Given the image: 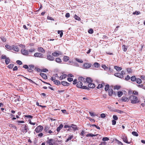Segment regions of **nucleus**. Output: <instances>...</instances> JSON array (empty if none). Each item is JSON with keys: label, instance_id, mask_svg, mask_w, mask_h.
<instances>
[{"label": "nucleus", "instance_id": "1", "mask_svg": "<svg viewBox=\"0 0 145 145\" xmlns=\"http://www.w3.org/2000/svg\"><path fill=\"white\" fill-rule=\"evenodd\" d=\"M35 51V48H33L29 50L22 49L21 50V53L24 55L31 56H32V53Z\"/></svg>", "mask_w": 145, "mask_h": 145}, {"label": "nucleus", "instance_id": "2", "mask_svg": "<svg viewBox=\"0 0 145 145\" xmlns=\"http://www.w3.org/2000/svg\"><path fill=\"white\" fill-rule=\"evenodd\" d=\"M129 100L131 101V103L133 104L138 103L139 100L138 99L137 97L134 95H131L129 97Z\"/></svg>", "mask_w": 145, "mask_h": 145}, {"label": "nucleus", "instance_id": "3", "mask_svg": "<svg viewBox=\"0 0 145 145\" xmlns=\"http://www.w3.org/2000/svg\"><path fill=\"white\" fill-rule=\"evenodd\" d=\"M34 56L40 58H43L44 57V55L40 52H36L34 55Z\"/></svg>", "mask_w": 145, "mask_h": 145}, {"label": "nucleus", "instance_id": "4", "mask_svg": "<svg viewBox=\"0 0 145 145\" xmlns=\"http://www.w3.org/2000/svg\"><path fill=\"white\" fill-rule=\"evenodd\" d=\"M43 127L41 125L38 126L35 129V131L37 133L41 132L43 129Z\"/></svg>", "mask_w": 145, "mask_h": 145}, {"label": "nucleus", "instance_id": "5", "mask_svg": "<svg viewBox=\"0 0 145 145\" xmlns=\"http://www.w3.org/2000/svg\"><path fill=\"white\" fill-rule=\"evenodd\" d=\"M46 59L50 61H53L55 58L52 55L47 54L46 55Z\"/></svg>", "mask_w": 145, "mask_h": 145}, {"label": "nucleus", "instance_id": "6", "mask_svg": "<svg viewBox=\"0 0 145 145\" xmlns=\"http://www.w3.org/2000/svg\"><path fill=\"white\" fill-rule=\"evenodd\" d=\"M47 139H48L46 141L48 144L49 145H54L55 143L54 140L51 138L49 139V138H47Z\"/></svg>", "mask_w": 145, "mask_h": 145}, {"label": "nucleus", "instance_id": "7", "mask_svg": "<svg viewBox=\"0 0 145 145\" xmlns=\"http://www.w3.org/2000/svg\"><path fill=\"white\" fill-rule=\"evenodd\" d=\"M91 66V64L90 63H85L83 64L82 66V68L84 69H87L90 67Z\"/></svg>", "mask_w": 145, "mask_h": 145}, {"label": "nucleus", "instance_id": "8", "mask_svg": "<svg viewBox=\"0 0 145 145\" xmlns=\"http://www.w3.org/2000/svg\"><path fill=\"white\" fill-rule=\"evenodd\" d=\"M122 139L124 142L127 144L130 143V142H129L128 141L127 137V136H123Z\"/></svg>", "mask_w": 145, "mask_h": 145}, {"label": "nucleus", "instance_id": "9", "mask_svg": "<svg viewBox=\"0 0 145 145\" xmlns=\"http://www.w3.org/2000/svg\"><path fill=\"white\" fill-rule=\"evenodd\" d=\"M71 127L72 129V130L74 131H75L76 130H78V127L76 125L72 124L71 125Z\"/></svg>", "mask_w": 145, "mask_h": 145}, {"label": "nucleus", "instance_id": "10", "mask_svg": "<svg viewBox=\"0 0 145 145\" xmlns=\"http://www.w3.org/2000/svg\"><path fill=\"white\" fill-rule=\"evenodd\" d=\"M114 75L120 78H122L123 77V75L122 74H120V73H115L114 74Z\"/></svg>", "mask_w": 145, "mask_h": 145}, {"label": "nucleus", "instance_id": "11", "mask_svg": "<svg viewBox=\"0 0 145 145\" xmlns=\"http://www.w3.org/2000/svg\"><path fill=\"white\" fill-rule=\"evenodd\" d=\"M37 50L39 52L44 53L45 52V50L42 47H38L37 48Z\"/></svg>", "mask_w": 145, "mask_h": 145}, {"label": "nucleus", "instance_id": "12", "mask_svg": "<svg viewBox=\"0 0 145 145\" xmlns=\"http://www.w3.org/2000/svg\"><path fill=\"white\" fill-rule=\"evenodd\" d=\"M129 94H132V95H137L138 94V92L136 91H133L132 92V91H129Z\"/></svg>", "mask_w": 145, "mask_h": 145}, {"label": "nucleus", "instance_id": "13", "mask_svg": "<svg viewBox=\"0 0 145 145\" xmlns=\"http://www.w3.org/2000/svg\"><path fill=\"white\" fill-rule=\"evenodd\" d=\"M12 50H13L14 51L16 52H18L19 50L18 47L16 46H13L12 47Z\"/></svg>", "mask_w": 145, "mask_h": 145}, {"label": "nucleus", "instance_id": "14", "mask_svg": "<svg viewBox=\"0 0 145 145\" xmlns=\"http://www.w3.org/2000/svg\"><path fill=\"white\" fill-rule=\"evenodd\" d=\"M78 79L79 81H80L81 82H85L86 81V79L82 77H79Z\"/></svg>", "mask_w": 145, "mask_h": 145}, {"label": "nucleus", "instance_id": "15", "mask_svg": "<svg viewBox=\"0 0 145 145\" xmlns=\"http://www.w3.org/2000/svg\"><path fill=\"white\" fill-rule=\"evenodd\" d=\"M61 84L64 86H68L70 85V84L69 83L64 81L61 82Z\"/></svg>", "mask_w": 145, "mask_h": 145}, {"label": "nucleus", "instance_id": "16", "mask_svg": "<svg viewBox=\"0 0 145 145\" xmlns=\"http://www.w3.org/2000/svg\"><path fill=\"white\" fill-rule=\"evenodd\" d=\"M121 99L124 102H128L129 100V98H128L127 97L124 96L121 97Z\"/></svg>", "mask_w": 145, "mask_h": 145}, {"label": "nucleus", "instance_id": "17", "mask_svg": "<svg viewBox=\"0 0 145 145\" xmlns=\"http://www.w3.org/2000/svg\"><path fill=\"white\" fill-rule=\"evenodd\" d=\"M61 55V54H60L59 52H53L52 54V55L54 57H57L59 55Z\"/></svg>", "mask_w": 145, "mask_h": 145}, {"label": "nucleus", "instance_id": "18", "mask_svg": "<svg viewBox=\"0 0 145 145\" xmlns=\"http://www.w3.org/2000/svg\"><path fill=\"white\" fill-rule=\"evenodd\" d=\"M82 86V82L80 81L78 82L77 83L76 86L79 88H81Z\"/></svg>", "mask_w": 145, "mask_h": 145}, {"label": "nucleus", "instance_id": "19", "mask_svg": "<svg viewBox=\"0 0 145 145\" xmlns=\"http://www.w3.org/2000/svg\"><path fill=\"white\" fill-rule=\"evenodd\" d=\"M40 76L44 79H46L47 78V76L46 74L44 73H40Z\"/></svg>", "mask_w": 145, "mask_h": 145}, {"label": "nucleus", "instance_id": "20", "mask_svg": "<svg viewBox=\"0 0 145 145\" xmlns=\"http://www.w3.org/2000/svg\"><path fill=\"white\" fill-rule=\"evenodd\" d=\"M88 86L89 88H94L95 87V85L93 83H89L88 85Z\"/></svg>", "mask_w": 145, "mask_h": 145}, {"label": "nucleus", "instance_id": "21", "mask_svg": "<svg viewBox=\"0 0 145 145\" xmlns=\"http://www.w3.org/2000/svg\"><path fill=\"white\" fill-rule=\"evenodd\" d=\"M73 137V135H69V137L67 139V140L65 141L66 142H67L71 140L72 138Z\"/></svg>", "mask_w": 145, "mask_h": 145}, {"label": "nucleus", "instance_id": "22", "mask_svg": "<svg viewBox=\"0 0 145 145\" xmlns=\"http://www.w3.org/2000/svg\"><path fill=\"white\" fill-rule=\"evenodd\" d=\"M63 127V125L62 124H60L59 125V127H58L57 128V131L58 132H59L61 130V129Z\"/></svg>", "mask_w": 145, "mask_h": 145}, {"label": "nucleus", "instance_id": "23", "mask_svg": "<svg viewBox=\"0 0 145 145\" xmlns=\"http://www.w3.org/2000/svg\"><path fill=\"white\" fill-rule=\"evenodd\" d=\"M22 130V131L24 133L25 132V133H26L27 132V130H28V128L26 126V125H25L24 129H23Z\"/></svg>", "mask_w": 145, "mask_h": 145}, {"label": "nucleus", "instance_id": "24", "mask_svg": "<svg viewBox=\"0 0 145 145\" xmlns=\"http://www.w3.org/2000/svg\"><path fill=\"white\" fill-rule=\"evenodd\" d=\"M67 77V75L66 74H64L60 76L59 77L60 80H62L63 79Z\"/></svg>", "mask_w": 145, "mask_h": 145}, {"label": "nucleus", "instance_id": "25", "mask_svg": "<svg viewBox=\"0 0 145 145\" xmlns=\"http://www.w3.org/2000/svg\"><path fill=\"white\" fill-rule=\"evenodd\" d=\"M114 68L117 71H121L122 69V68L121 67H119L117 66H115L114 67Z\"/></svg>", "mask_w": 145, "mask_h": 145}, {"label": "nucleus", "instance_id": "26", "mask_svg": "<svg viewBox=\"0 0 145 145\" xmlns=\"http://www.w3.org/2000/svg\"><path fill=\"white\" fill-rule=\"evenodd\" d=\"M63 61H67L69 59V57L67 56H64L63 57Z\"/></svg>", "mask_w": 145, "mask_h": 145}, {"label": "nucleus", "instance_id": "27", "mask_svg": "<svg viewBox=\"0 0 145 145\" xmlns=\"http://www.w3.org/2000/svg\"><path fill=\"white\" fill-rule=\"evenodd\" d=\"M10 61V60L9 57H7V59H5V63L7 65H8Z\"/></svg>", "mask_w": 145, "mask_h": 145}, {"label": "nucleus", "instance_id": "28", "mask_svg": "<svg viewBox=\"0 0 145 145\" xmlns=\"http://www.w3.org/2000/svg\"><path fill=\"white\" fill-rule=\"evenodd\" d=\"M135 81L138 84H140L142 82L141 80L139 78H136Z\"/></svg>", "mask_w": 145, "mask_h": 145}, {"label": "nucleus", "instance_id": "29", "mask_svg": "<svg viewBox=\"0 0 145 145\" xmlns=\"http://www.w3.org/2000/svg\"><path fill=\"white\" fill-rule=\"evenodd\" d=\"M108 95H109L111 96L112 95L113 93V90L112 89H109L108 90Z\"/></svg>", "mask_w": 145, "mask_h": 145}, {"label": "nucleus", "instance_id": "30", "mask_svg": "<svg viewBox=\"0 0 145 145\" xmlns=\"http://www.w3.org/2000/svg\"><path fill=\"white\" fill-rule=\"evenodd\" d=\"M98 135L97 134L96 135H95L92 133H89L87 135H86V137H93L95 136H96L97 135Z\"/></svg>", "mask_w": 145, "mask_h": 145}, {"label": "nucleus", "instance_id": "31", "mask_svg": "<svg viewBox=\"0 0 145 145\" xmlns=\"http://www.w3.org/2000/svg\"><path fill=\"white\" fill-rule=\"evenodd\" d=\"M56 61L57 63H60L62 62V60L59 58H57L56 59Z\"/></svg>", "mask_w": 145, "mask_h": 145}, {"label": "nucleus", "instance_id": "32", "mask_svg": "<svg viewBox=\"0 0 145 145\" xmlns=\"http://www.w3.org/2000/svg\"><path fill=\"white\" fill-rule=\"evenodd\" d=\"M86 81L88 83H91L92 81L90 78L88 77L86 79Z\"/></svg>", "mask_w": 145, "mask_h": 145}, {"label": "nucleus", "instance_id": "33", "mask_svg": "<svg viewBox=\"0 0 145 145\" xmlns=\"http://www.w3.org/2000/svg\"><path fill=\"white\" fill-rule=\"evenodd\" d=\"M5 47L10 50H12V47H11L10 46L6 44L5 45Z\"/></svg>", "mask_w": 145, "mask_h": 145}, {"label": "nucleus", "instance_id": "34", "mask_svg": "<svg viewBox=\"0 0 145 145\" xmlns=\"http://www.w3.org/2000/svg\"><path fill=\"white\" fill-rule=\"evenodd\" d=\"M54 84L57 85H59L60 84V82L59 80H55L54 81Z\"/></svg>", "mask_w": 145, "mask_h": 145}, {"label": "nucleus", "instance_id": "35", "mask_svg": "<svg viewBox=\"0 0 145 145\" xmlns=\"http://www.w3.org/2000/svg\"><path fill=\"white\" fill-rule=\"evenodd\" d=\"M136 78L135 76H131V81L133 82H134L136 81Z\"/></svg>", "mask_w": 145, "mask_h": 145}, {"label": "nucleus", "instance_id": "36", "mask_svg": "<svg viewBox=\"0 0 145 145\" xmlns=\"http://www.w3.org/2000/svg\"><path fill=\"white\" fill-rule=\"evenodd\" d=\"M123 94V92L121 91H119L118 92V96L119 97H121Z\"/></svg>", "mask_w": 145, "mask_h": 145}, {"label": "nucleus", "instance_id": "37", "mask_svg": "<svg viewBox=\"0 0 145 145\" xmlns=\"http://www.w3.org/2000/svg\"><path fill=\"white\" fill-rule=\"evenodd\" d=\"M132 134L134 136L137 137L138 136V133L135 131H133L132 133Z\"/></svg>", "mask_w": 145, "mask_h": 145}, {"label": "nucleus", "instance_id": "38", "mask_svg": "<svg viewBox=\"0 0 145 145\" xmlns=\"http://www.w3.org/2000/svg\"><path fill=\"white\" fill-rule=\"evenodd\" d=\"M74 18L76 20L80 21V18L79 17L76 15H75L74 16Z\"/></svg>", "mask_w": 145, "mask_h": 145}, {"label": "nucleus", "instance_id": "39", "mask_svg": "<svg viewBox=\"0 0 145 145\" xmlns=\"http://www.w3.org/2000/svg\"><path fill=\"white\" fill-rule=\"evenodd\" d=\"M76 60L77 62L80 63H82L83 62V61L82 59H79L77 58H76L75 59Z\"/></svg>", "mask_w": 145, "mask_h": 145}, {"label": "nucleus", "instance_id": "40", "mask_svg": "<svg viewBox=\"0 0 145 145\" xmlns=\"http://www.w3.org/2000/svg\"><path fill=\"white\" fill-rule=\"evenodd\" d=\"M109 85L108 84L106 85L105 86V91H107L109 89Z\"/></svg>", "mask_w": 145, "mask_h": 145}, {"label": "nucleus", "instance_id": "41", "mask_svg": "<svg viewBox=\"0 0 145 145\" xmlns=\"http://www.w3.org/2000/svg\"><path fill=\"white\" fill-rule=\"evenodd\" d=\"M24 116L25 117L29 119H32L33 118V116L31 115H25Z\"/></svg>", "mask_w": 145, "mask_h": 145}, {"label": "nucleus", "instance_id": "42", "mask_svg": "<svg viewBox=\"0 0 145 145\" xmlns=\"http://www.w3.org/2000/svg\"><path fill=\"white\" fill-rule=\"evenodd\" d=\"M14 66V65L13 64H10L8 66V67L9 69H12Z\"/></svg>", "mask_w": 145, "mask_h": 145}, {"label": "nucleus", "instance_id": "43", "mask_svg": "<svg viewBox=\"0 0 145 145\" xmlns=\"http://www.w3.org/2000/svg\"><path fill=\"white\" fill-rule=\"evenodd\" d=\"M9 126L10 127H13L14 129H16V126L12 124L9 125Z\"/></svg>", "mask_w": 145, "mask_h": 145}, {"label": "nucleus", "instance_id": "44", "mask_svg": "<svg viewBox=\"0 0 145 145\" xmlns=\"http://www.w3.org/2000/svg\"><path fill=\"white\" fill-rule=\"evenodd\" d=\"M88 32L89 34H92L93 33V31L92 29H90L88 30Z\"/></svg>", "mask_w": 145, "mask_h": 145}, {"label": "nucleus", "instance_id": "45", "mask_svg": "<svg viewBox=\"0 0 145 145\" xmlns=\"http://www.w3.org/2000/svg\"><path fill=\"white\" fill-rule=\"evenodd\" d=\"M16 63L19 65H20L22 64V62L20 60H17L16 61Z\"/></svg>", "mask_w": 145, "mask_h": 145}, {"label": "nucleus", "instance_id": "46", "mask_svg": "<svg viewBox=\"0 0 145 145\" xmlns=\"http://www.w3.org/2000/svg\"><path fill=\"white\" fill-rule=\"evenodd\" d=\"M140 13V12L139 11H135V12H134L133 13V14H136L137 15H138Z\"/></svg>", "mask_w": 145, "mask_h": 145}, {"label": "nucleus", "instance_id": "47", "mask_svg": "<svg viewBox=\"0 0 145 145\" xmlns=\"http://www.w3.org/2000/svg\"><path fill=\"white\" fill-rule=\"evenodd\" d=\"M99 64L97 63H95L94 64V66L96 67H98L99 66Z\"/></svg>", "mask_w": 145, "mask_h": 145}, {"label": "nucleus", "instance_id": "48", "mask_svg": "<svg viewBox=\"0 0 145 145\" xmlns=\"http://www.w3.org/2000/svg\"><path fill=\"white\" fill-rule=\"evenodd\" d=\"M122 48L124 52H126L127 50V49L125 45L122 46Z\"/></svg>", "mask_w": 145, "mask_h": 145}, {"label": "nucleus", "instance_id": "49", "mask_svg": "<svg viewBox=\"0 0 145 145\" xmlns=\"http://www.w3.org/2000/svg\"><path fill=\"white\" fill-rule=\"evenodd\" d=\"M131 78L130 77L127 75L125 78V80H128Z\"/></svg>", "mask_w": 145, "mask_h": 145}, {"label": "nucleus", "instance_id": "50", "mask_svg": "<svg viewBox=\"0 0 145 145\" xmlns=\"http://www.w3.org/2000/svg\"><path fill=\"white\" fill-rule=\"evenodd\" d=\"M27 80H28L30 82H31V83H35L31 80L30 79H29L27 78H26V77H24Z\"/></svg>", "mask_w": 145, "mask_h": 145}, {"label": "nucleus", "instance_id": "51", "mask_svg": "<svg viewBox=\"0 0 145 145\" xmlns=\"http://www.w3.org/2000/svg\"><path fill=\"white\" fill-rule=\"evenodd\" d=\"M113 118L114 120H117L118 119V117H117V116L115 115H113Z\"/></svg>", "mask_w": 145, "mask_h": 145}, {"label": "nucleus", "instance_id": "52", "mask_svg": "<svg viewBox=\"0 0 145 145\" xmlns=\"http://www.w3.org/2000/svg\"><path fill=\"white\" fill-rule=\"evenodd\" d=\"M102 67L105 70H107L108 69V67H106L105 65H104L102 66Z\"/></svg>", "mask_w": 145, "mask_h": 145}, {"label": "nucleus", "instance_id": "53", "mask_svg": "<svg viewBox=\"0 0 145 145\" xmlns=\"http://www.w3.org/2000/svg\"><path fill=\"white\" fill-rule=\"evenodd\" d=\"M109 140L108 138L107 137H104L102 138V140L105 141H107Z\"/></svg>", "mask_w": 145, "mask_h": 145}, {"label": "nucleus", "instance_id": "54", "mask_svg": "<svg viewBox=\"0 0 145 145\" xmlns=\"http://www.w3.org/2000/svg\"><path fill=\"white\" fill-rule=\"evenodd\" d=\"M116 112L118 113H119L120 114H122L124 112L122 111H121L119 110H117L116 111Z\"/></svg>", "mask_w": 145, "mask_h": 145}, {"label": "nucleus", "instance_id": "55", "mask_svg": "<svg viewBox=\"0 0 145 145\" xmlns=\"http://www.w3.org/2000/svg\"><path fill=\"white\" fill-rule=\"evenodd\" d=\"M7 58V57H6V56L5 55H2L1 57V58L2 59H6Z\"/></svg>", "mask_w": 145, "mask_h": 145}, {"label": "nucleus", "instance_id": "56", "mask_svg": "<svg viewBox=\"0 0 145 145\" xmlns=\"http://www.w3.org/2000/svg\"><path fill=\"white\" fill-rule=\"evenodd\" d=\"M67 80L70 82H71L73 81V79L72 78H67Z\"/></svg>", "mask_w": 145, "mask_h": 145}, {"label": "nucleus", "instance_id": "57", "mask_svg": "<svg viewBox=\"0 0 145 145\" xmlns=\"http://www.w3.org/2000/svg\"><path fill=\"white\" fill-rule=\"evenodd\" d=\"M120 88V86H116L114 87V89H119Z\"/></svg>", "mask_w": 145, "mask_h": 145}, {"label": "nucleus", "instance_id": "58", "mask_svg": "<svg viewBox=\"0 0 145 145\" xmlns=\"http://www.w3.org/2000/svg\"><path fill=\"white\" fill-rule=\"evenodd\" d=\"M101 117L102 118H105V115L103 113L101 114Z\"/></svg>", "mask_w": 145, "mask_h": 145}, {"label": "nucleus", "instance_id": "59", "mask_svg": "<svg viewBox=\"0 0 145 145\" xmlns=\"http://www.w3.org/2000/svg\"><path fill=\"white\" fill-rule=\"evenodd\" d=\"M103 86V85L101 84H99L97 87V88L98 89H99L100 88H101Z\"/></svg>", "mask_w": 145, "mask_h": 145}, {"label": "nucleus", "instance_id": "60", "mask_svg": "<svg viewBox=\"0 0 145 145\" xmlns=\"http://www.w3.org/2000/svg\"><path fill=\"white\" fill-rule=\"evenodd\" d=\"M81 88H82L83 89H88V87L86 86H82Z\"/></svg>", "mask_w": 145, "mask_h": 145}, {"label": "nucleus", "instance_id": "61", "mask_svg": "<svg viewBox=\"0 0 145 145\" xmlns=\"http://www.w3.org/2000/svg\"><path fill=\"white\" fill-rule=\"evenodd\" d=\"M73 84H77V80L76 79H75L74 80V81H73Z\"/></svg>", "mask_w": 145, "mask_h": 145}, {"label": "nucleus", "instance_id": "62", "mask_svg": "<svg viewBox=\"0 0 145 145\" xmlns=\"http://www.w3.org/2000/svg\"><path fill=\"white\" fill-rule=\"evenodd\" d=\"M112 124L113 125H115L116 123V121H115V120H113L112 121Z\"/></svg>", "mask_w": 145, "mask_h": 145}, {"label": "nucleus", "instance_id": "63", "mask_svg": "<svg viewBox=\"0 0 145 145\" xmlns=\"http://www.w3.org/2000/svg\"><path fill=\"white\" fill-rule=\"evenodd\" d=\"M65 16L66 18H69V17L70 14L69 13H66L65 14Z\"/></svg>", "mask_w": 145, "mask_h": 145}, {"label": "nucleus", "instance_id": "64", "mask_svg": "<svg viewBox=\"0 0 145 145\" xmlns=\"http://www.w3.org/2000/svg\"><path fill=\"white\" fill-rule=\"evenodd\" d=\"M18 69V67L16 66H15L13 68V71H16Z\"/></svg>", "mask_w": 145, "mask_h": 145}]
</instances>
